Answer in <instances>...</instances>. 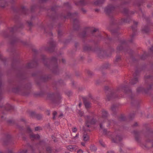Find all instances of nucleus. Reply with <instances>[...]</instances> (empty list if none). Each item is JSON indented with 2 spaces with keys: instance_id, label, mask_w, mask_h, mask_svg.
I'll use <instances>...</instances> for the list:
<instances>
[{
  "instance_id": "nucleus-42",
  "label": "nucleus",
  "mask_w": 153,
  "mask_h": 153,
  "mask_svg": "<svg viewBox=\"0 0 153 153\" xmlns=\"http://www.w3.org/2000/svg\"><path fill=\"white\" fill-rule=\"evenodd\" d=\"M115 106L114 105H113L112 106L111 108L112 110L113 111H114L115 110Z\"/></svg>"
},
{
  "instance_id": "nucleus-40",
  "label": "nucleus",
  "mask_w": 153,
  "mask_h": 153,
  "mask_svg": "<svg viewBox=\"0 0 153 153\" xmlns=\"http://www.w3.org/2000/svg\"><path fill=\"white\" fill-rule=\"evenodd\" d=\"M83 150L81 149H79L77 151V153H83Z\"/></svg>"
},
{
  "instance_id": "nucleus-53",
  "label": "nucleus",
  "mask_w": 153,
  "mask_h": 153,
  "mask_svg": "<svg viewBox=\"0 0 153 153\" xmlns=\"http://www.w3.org/2000/svg\"><path fill=\"white\" fill-rule=\"evenodd\" d=\"M107 153H114V152L112 151H108Z\"/></svg>"
},
{
  "instance_id": "nucleus-9",
  "label": "nucleus",
  "mask_w": 153,
  "mask_h": 153,
  "mask_svg": "<svg viewBox=\"0 0 153 153\" xmlns=\"http://www.w3.org/2000/svg\"><path fill=\"white\" fill-rule=\"evenodd\" d=\"M134 25L133 26L131 27L132 30L133 32V33L130 36L131 39L129 40L130 42H132L133 40V38L135 35V33L137 31V28L136 25L137 24V22L134 21Z\"/></svg>"
},
{
  "instance_id": "nucleus-37",
  "label": "nucleus",
  "mask_w": 153,
  "mask_h": 153,
  "mask_svg": "<svg viewBox=\"0 0 153 153\" xmlns=\"http://www.w3.org/2000/svg\"><path fill=\"white\" fill-rule=\"evenodd\" d=\"M57 112L56 111H54L53 113V119H54L55 118V116L56 115Z\"/></svg>"
},
{
  "instance_id": "nucleus-45",
  "label": "nucleus",
  "mask_w": 153,
  "mask_h": 153,
  "mask_svg": "<svg viewBox=\"0 0 153 153\" xmlns=\"http://www.w3.org/2000/svg\"><path fill=\"white\" fill-rule=\"evenodd\" d=\"M85 142H82L81 143V144L82 146H85Z\"/></svg>"
},
{
  "instance_id": "nucleus-41",
  "label": "nucleus",
  "mask_w": 153,
  "mask_h": 153,
  "mask_svg": "<svg viewBox=\"0 0 153 153\" xmlns=\"http://www.w3.org/2000/svg\"><path fill=\"white\" fill-rule=\"evenodd\" d=\"M100 143L103 146H105V145L103 142L102 141L100 140L99 141Z\"/></svg>"
},
{
  "instance_id": "nucleus-17",
  "label": "nucleus",
  "mask_w": 153,
  "mask_h": 153,
  "mask_svg": "<svg viewBox=\"0 0 153 153\" xmlns=\"http://www.w3.org/2000/svg\"><path fill=\"white\" fill-rule=\"evenodd\" d=\"M67 149L71 151H75L78 149V147L75 145H69Z\"/></svg>"
},
{
  "instance_id": "nucleus-62",
  "label": "nucleus",
  "mask_w": 153,
  "mask_h": 153,
  "mask_svg": "<svg viewBox=\"0 0 153 153\" xmlns=\"http://www.w3.org/2000/svg\"><path fill=\"white\" fill-rule=\"evenodd\" d=\"M108 86H106L105 87V89L106 90H108Z\"/></svg>"
},
{
  "instance_id": "nucleus-8",
  "label": "nucleus",
  "mask_w": 153,
  "mask_h": 153,
  "mask_svg": "<svg viewBox=\"0 0 153 153\" xmlns=\"http://www.w3.org/2000/svg\"><path fill=\"white\" fill-rule=\"evenodd\" d=\"M27 132L30 134V137L31 140H38L40 136L38 134H35L32 132L31 130L29 127L27 129Z\"/></svg>"
},
{
  "instance_id": "nucleus-12",
  "label": "nucleus",
  "mask_w": 153,
  "mask_h": 153,
  "mask_svg": "<svg viewBox=\"0 0 153 153\" xmlns=\"http://www.w3.org/2000/svg\"><path fill=\"white\" fill-rule=\"evenodd\" d=\"M127 42L125 40H122L121 41L120 45L118 46L117 49L119 51H121L123 49V47L126 45Z\"/></svg>"
},
{
  "instance_id": "nucleus-19",
  "label": "nucleus",
  "mask_w": 153,
  "mask_h": 153,
  "mask_svg": "<svg viewBox=\"0 0 153 153\" xmlns=\"http://www.w3.org/2000/svg\"><path fill=\"white\" fill-rule=\"evenodd\" d=\"M137 91L138 93H146L147 91L146 89L142 87H139L137 89Z\"/></svg>"
},
{
  "instance_id": "nucleus-22",
  "label": "nucleus",
  "mask_w": 153,
  "mask_h": 153,
  "mask_svg": "<svg viewBox=\"0 0 153 153\" xmlns=\"http://www.w3.org/2000/svg\"><path fill=\"white\" fill-rule=\"evenodd\" d=\"M6 3L5 0H0V7H4L6 5Z\"/></svg>"
},
{
  "instance_id": "nucleus-6",
  "label": "nucleus",
  "mask_w": 153,
  "mask_h": 153,
  "mask_svg": "<svg viewBox=\"0 0 153 153\" xmlns=\"http://www.w3.org/2000/svg\"><path fill=\"white\" fill-rule=\"evenodd\" d=\"M113 135L114 136H111L110 137V138H111L112 141L114 143H118L122 139L121 136L118 134V133L116 131L113 134Z\"/></svg>"
},
{
  "instance_id": "nucleus-51",
  "label": "nucleus",
  "mask_w": 153,
  "mask_h": 153,
  "mask_svg": "<svg viewBox=\"0 0 153 153\" xmlns=\"http://www.w3.org/2000/svg\"><path fill=\"white\" fill-rule=\"evenodd\" d=\"M152 77H153V76H148V79H150L152 78Z\"/></svg>"
},
{
  "instance_id": "nucleus-27",
  "label": "nucleus",
  "mask_w": 153,
  "mask_h": 153,
  "mask_svg": "<svg viewBox=\"0 0 153 153\" xmlns=\"http://www.w3.org/2000/svg\"><path fill=\"white\" fill-rule=\"evenodd\" d=\"M121 60V56H117L115 60V62H118L120 61Z\"/></svg>"
},
{
  "instance_id": "nucleus-64",
  "label": "nucleus",
  "mask_w": 153,
  "mask_h": 153,
  "mask_svg": "<svg viewBox=\"0 0 153 153\" xmlns=\"http://www.w3.org/2000/svg\"><path fill=\"white\" fill-rule=\"evenodd\" d=\"M151 143L152 144V146H153V140L151 141Z\"/></svg>"
},
{
  "instance_id": "nucleus-13",
  "label": "nucleus",
  "mask_w": 153,
  "mask_h": 153,
  "mask_svg": "<svg viewBox=\"0 0 153 153\" xmlns=\"http://www.w3.org/2000/svg\"><path fill=\"white\" fill-rule=\"evenodd\" d=\"M90 31V30L89 28H87L85 29L83 31L82 33L80 34V36L82 37H86L87 36Z\"/></svg>"
},
{
  "instance_id": "nucleus-1",
  "label": "nucleus",
  "mask_w": 153,
  "mask_h": 153,
  "mask_svg": "<svg viewBox=\"0 0 153 153\" xmlns=\"http://www.w3.org/2000/svg\"><path fill=\"white\" fill-rule=\"evenodd\" d=\"M85 119V127H87V129L86 130L84 127L83 128L85 132L82 136V140L84 142H86L88 141L90 139L89 134L87 132L88 131H90L93 129L91 128L93 127V125L95 123V121L93 117L89 116H87Z\"/></svg>"
},
{
  "instance_id": "nucleus-14",
  "label": "nucleus",
  "mask_w": 153,
  "mask_h": 153,
  "mask_svg": "<svg viewBox=\"0 0 153 153\" xmlns=\"http://www.w3.org/2000/svg\"><path fill=\"white\" fill-rule=\"evenodd\" d=\"M56 43L54 42L53 41H51L49 44L50 47L48 49V50L51 51H53L54 48L55 46Z\"/></svg>"
},
{
  "instance_id": "nucleus-34",
  "label": "nucleus",
  "mask_w": 153,
  "mask_h": 153,
  "mask_svg": "<svg viewBox=\"0 0 153 153\" xmlns=\"http://www.w3.org/2000/svg\"><path fill=\"white\" fill-rule=\"evenodd\" d=\"M27 152V150L25 149H22L19 152L20 153H26Z\"/></svg>"
},
{
  "instance_id": "nucleus-55",
  "label": "nucleus",
  "mask_w": 153,
  "mask_h": 153,
  "mask_svg": "<svg viewBox=\"0 0 153 153\" xmlns=\"http://www.w3.org/2000/svg\"><path fill=\"white\" fill-rule=\"evenodd\" d=\"M98 37H99L100 38V39H102V36L100 34L98 36Z\"/></svg>"
},
{
  "instance_id": "nucleus-33",
  "label": "nucleus",
  "mask_w": 153,
  "mask_h": 153,
  "mask_svg": "<svg viewBox=\"0 0 153 153\" xmlns=\"http://www.w3.org/2000/svg\"><path fill=\"white\" fill-rule=\"evenodd\" d=\"M153 86V83H151V84L149 85L148 87V90H149V89H151L152 88Z\"/></svg>"
},
{
  "instance_id": "nucleus-43",
  "label": "nucleus",
  "mask_w": 153,
  "mask_h": 153,
  "mask_svg": "<svg viewBox=\"0 0 153 153\" xmlns=\"http://www.w3.org/2000/svg\"><path fill=\"white\" fill-rule=\"evenodd\" d=\"M77 130V129L76 128H74L72 129V131L74 132H75Z\"/></svg>"
},
{
  "instance_id": "nucleus-11",
  "label": "nucleus",
  "mask_w": 153,
  "mask_h": 153,
  "mask_svg": "<svg viewBox=\"0 0 153 153\" xmlns=\"http://www.w3.org/2000/svg\"><path fill=\"white\" fill-rule=\"evenodd\" d=\"M133 76V78L132 79L130 82V83L131 84H134L136 83L138 81V75L136 72L134 74Z\"/></svg>"
},
{
  "instance_id": "nucleus-7",
  "label": "nucleus",
  "mask_w": 153,
  "mask_h": 153,
  "mask_svg": "<svg viewBox=\"0 0 153 153\" xmlns=\"http://www.w3.org/2000/svg\"><path fill=\"white\" fill-rule=\"evenodd\" d=\"M105 11L106 13L109 15L111 14L115 10V8L112 4L108 5L105 8Z\"/></svg>"
},
{
  "instance_id": "nucleus-46",
  "label": "nucleus",
  "mask_w": 153,
  "mask_h": 153,
  "mask_svg": "<svg viewBox=\"0 0 153 153\" xmlns=\"http://www.w3.org/2000/svg\"><path fill=\"white\" fill-rule=\"evenodd\" d=\"M52 138L54 141L55 142L56 141V139H55L56 137H54V136H52Z\"/></svg>"
},
{
  "instance_id": "nucleus-35",
  "label": "nucleus",
  "mask_w": 153,
  "mask_h": 153,
  "mask_svg": "<svg viewBox=\"0 0 153 153\" xmlns=\"http://www.w3.org/2000/svg\"><path fill=\"white\" fill-rule=\"evenodd\" d=\"M39 144L40 145L42 146H45V143L43 141H40L39 142Z\"/></svg>"
},
{
  "instance_id": "nucleus-31",
  "label": "nucleus",
  "mask_w": 153,
  "mask_h": 153,
  "mask_svg": "<svg viewBox=\"0 0 153 153\" xmlns=\"http://www.w3.org/2000/svg\"><path fill=\"white\" fill-rule=\"evenodd\" d=\"M146 56V52H145L143 54L141 57V59H145Z\"/></svg>"
},
{
  "instance_id": "nucleus-47",
  "label": "nucleus",
  "mask_w": 153,
  "mask_h": 153,
  "mask_svg": "<svg viewBox=\"0 0 153 153\" xmlns=\"http://www.w3.org/2000/svg\"><path fill=\"white\" fill-rule=\"evenodd\" d=\"M65 5L68 7H70V4H69L68 3H66Z\"/></svg>"
},
{
  "instance_id": "nucleus-32",
  "label": "nucleus",
  "mask_w": 153,
  "mask_h": 153,
  "mask_svg": "<svg viewBox=\"0 0 153 153\" xmlns=\"http://www.w3.org/2000/svg\"><path fill=\"white\" fill-rule=\"evenodd\" d=\"M16 29V27H14L11 28L10 30L11 33L13 32Z\"/></svg>"
},
{
  "instance_id": "nucleus-16",
  "label": "nucleus",
  "mask_w": 153,
  "mask_h": 153,
  "mask_svg": "<svg viewBox=\"0 0 153 153\" xmlns=\"http://www.w3.org/2000/svg\"><path fill=\"white\" fill-rule=\"evenodd\" d=\"M1 108L7 111L12 109L13 107L10 104H7L5 106H1Z\"/></svg>"
},
{
  "instance_id": "nucleus-36",
  "label": "nucleus",
  "mask_w": 153,
  "mask_h": 153,
  "mask_svg": "<svg viewBox=\"0 0 153 153\" xmlns=\"http://www.w3.org/2000/svg\"><path fill=\"white\" fill-rule=\"evenodd\" d=\"M78 114L80 116H82L83 114V113L82 111H79L78 112Z\"/></svg>"
},
{
  "instance_id": "nucleus-52",
  "label": "nucleus",
  "mask_w": 153,
  "mask_h": 153,
  "mask_svg": "<svg viewBox=\"0 0 153 153\" xmlns=\"http://www.w3.org/2000/svg\"><path fill=\"white\" fill-rule=\"evenodd\" d=\"M61 33H62V31L60 30H59L58 32V34L59 35H61Z\"/></svg>"
},
{
  "instance_id": "nucleus-54",
  "label": "nucleus",
  "mask_w": 153,
  "mask_h": 153,
  "mask_svg": "<svg viewBox=\"0 0 153 153\" xmlns=\"http://www.w3.org/2000/svg\"><path fill=\"white\" fill-rule=\"evenodd\" d=\"M150 50L151 51L153 52V46L152 47L150 48Z\"/></svg>"
},
{
  "instance_id": "nucleus-57",
  "label": "nucleus",
  "mask_w": 153,
  "mask_h": 153,
  "mask_svg": "<svg viewBox=\"0 0 153 153\" xmlns=\"http://www.w3.org/2000/svg\"><path fill=\"white\" fill-rule=\"evenodd\" d=\"M138 125V124H137V123H135L134 125V126H137V125Z\"/></svg>"
},
{
  "instance_id": "nucleus-44",
  "label": "nucleus",
  "mask_w": 153,
  "mask_h": 153,
  "mask_svg": "<svg viewBox=\"0 0 153 153\" xmlns=\"http://www.w3.org/2000/svg\"><path fill=\"white\" fill-rule=\"evenodd\" d=\"M56 10V7H53L51 8V11H54Z\"/></svg>"
},
{
  "instance_id": "nucleus-25",
  "label": "nucleus",
  "mask_w": 153,
  "mask_h": 153,
  "mask_svg": "<svg viewBox=\"0 0 153 153\" xmlns=\"http://www.w3.org/2000/svg\"><path fill=\"white\" fill-rule=\"evenodd\" d=\"M122 12L127 15L129 13V11L127 9L123 8V11H122Z\"/></svg>"
},
{
  "instance_id": "nucleus-23",
  "label": "nucleus",
  "mask_w": 153,
  "mask_h": 153,
  "mask_svg": "<svg viewBox=\"0 0 153 153\" xmlns=\"http://www.w3.org/2000/svg\"><path fill=\"white\" fill-rule=\"evenodd\" d=\"M142 30L144 33H147L149 31V29L147 26H146Z\"/></svg>"
},
{
  "instance_id": "nucleus-26",
  "label": "nucleus",
  "mask_w": 153,
  "mask_h": 153,
  "mask_svg": "<svg viewBox=\"0 0 153 153\" xmlns=\"http://www.w3.org/2000/svg\"><path fill=\"white\" fill-rule=\"evenodd\" d=\"M90 149L93 151L95 152L97 150L96 147L94 146L91 145L90 146Z\"/></svg>"
},
{
  "instance_id": "nucleus-61",
  "label": "nucleus",
  "mask_w": 153,
  "mask_h": 153,
  "mask_svg": "<svg viewBox=\"0 0 153 153\" xmlns=\"http://www.w3.org/2000/svg\"><path fill=\"white\" fill-rule=\"evenodd\" d=\"M2 84L1 81V79H0V87H1Z\"/></svg>"
},
{
  "instance_id": "nucleus-49",
  "label": "nucleus",
  "mask_w": 153,
  "mask_h": 153,
  "mask_svg": "<svg viewBox=\"0 0 153 153\" xmlns=\"http://www.w3.org/2000/svg\"><path fill=\"white\" fill-rule=\"evenodd\" d=\"M11 137L10 135L8 134L7 136V139H9Z\"/></svg>"
},
{
  "instance_id": "nucleus-29",
  "label": "nucleus",
  "mask_w": 153,
  "mask_h": 153,
  "mask_svg": "<svg viewBox=\"0 0 153 153\" xmlns=\"http://www.w3.org/2000/svg\"><path fill=\"white\" fill-rule=\"evenodd\" d=\"M46 151L48 153H51V149L50 147H46Z\"/></svg>"
},
{
  "instance_id": "nucleus-59",
  "label": "nucleus",
  "mask_w": 153,
  "mask_h": 153,
  "mask_svg": "<svg viewBox=\"0 0 153 153\" xmlns=\"http://www.w3.org/2000/svg\"><path fill=\"white\" fill-rule=\"evenodd\" d=\"M78 135H79V134H76V135L75 137H74V138H76V137H78Z\"/></svg>"
},
{
  "instance_id": "nucleus-10",
  "label": "nucleus",
  "mask_w": 153,
  "mask_h": 153,
  "mask_svg": "<svg viewBox=\"0 0 153 153\" xmlns=\"http://www.w3.org/2000/svg\"><path fill=\"white\" fill-rule=\"evenodd\" d=\"M57 60L56 57H53L51 59V61L54 64V67L53 68V71L55 73L58 70L57 66Z\"/></svg>"
},
{
  "instance_id": "nucleus-39",
  "label": "nucleus",
  "mask_w": 153,
  "mask_h": 153,
  "mask_svg": "<svg viewBox=\"0 0 153 153\" xmlns=\"http://www.w3.org/2000/svg\"><path fill=\"white\" fill-rule=\"evenodd\" d=\"M41 129V128L39 127H37L35 128V130L38 131Z\"/></svg>"
},
{
  "instance_id": "nucleus-38",
  "label": "nucleus",
  "mask_w": 153,
  "mask_h": 153,
  "mask_svg": "<svg viewBox=\"0 0 153 153\" xmlns=\"http://www.w3.org/2000/svg\"><path fill=\"white\" fill-rule=\"evenodd\" d=\"M98 30V29H97L94 28V30L91 31V33L92 34H93L95 32H96Z\"/></svg>"
},
{
  "instance_id": "nucleus-58",
  "label": "nucleus",
  "mask_w": 153,
  "mask_h": 153,
  "mask_svg": "<svg viewBox=\"0 0 153 153\" xmlns=\"http://www.w3.org/2000/svg\"><path fill=\"white\" fill-rule=\"evenodd\" d=\"M82 11L84 13H85V12H86V10H85L84 9H82Z\"/></svg>"
},
{
  "instance_id": "nucleus-20",
  "label": "nucleus",
  "mask_w": 153,
  "mask_h": 153,
  "mask_svg": "<svg viewBox=\"0 0 153 153\" xmlns=\"http://www.w3.org/2000/svg\"><path fill=\"white\" fill-rule=\"evenodd\" d=\"M104 0H95L93 4L95 5H98L103 3Z\"/></svg>"
},
{
  "instance_id": "nucleus-21",
  "label": "nucleus",
  "mask_w": 153,
  "mask_h": 153,
  "mask_svg": "<svg viewBox=\"0 0 153 153\" xmlns=\"http://www.w3.org/2000/svg\"><path fill=\"white\" fill-rule=\"evenodd\" d=\"M134 133L135 135V138L137 141H139L140 133L137 131H134Z\"/></svg>"
},
{
  "instance_id": "nucleus-5",
  "label": "nucleus",
  "mask_w": 153,
  "mask_h": 153,
  "mask_svg": "<svg viewBox=\"0 0 153 153\" xmlns=\"http://www.w3.org/2000/svg\"><path fill=\"white\" fill-rule=\"evenodd\" d=\"M50 98L51 100L53 103L58 104L61 102V97L59 95H55L54 94H52L49 95Z\"/></svg>"
},
{
  "instance_id": "nucleus-15",
  "label": "nucleus",
  "mask_w": 153,
  "mask_h": 153,
  "mask_svg": "<svg viewBox=\"0 0 153 153\" xmlns=\"http://www.w3.org/2000/svg\"><path fill=\"white\" fill-rule=\"evenodd\" d=\"M77 5L83 6L87 4L86 0H80V1L75 2Z\"/></svg>"
},
{
  "instance_id": "nucleus-50",
  "label": "nucleus",
  "mask_w": 153,
  "mask_h": 153,
  "mask_svg": "<svg viewBox=\"0 0 153 153\" xmlns=\"http://www.w3.org/2000/svg\"><path fill=\"white\" fill-rule=\"evenodd\" d=\"M43 59V60L44 62H45V60H47V59H46V57L45 56H44Z\"/></svg>"
},
{
  "instance_id": "nucleus-30",
  "label": "nucleus",
  "mask_w": 153,
  "mask_h": 153,
  "mask_svg": "<svg viewBox=\"0 0 153 153\" xmlns=\"http://www.w3.org/2000/svg\"><path fill=\"white\" fill-rule=\"evenodd\" d=\"M129 21L127 20L126 19H123L121 20V23L122 24L124 23H127Z\"/></svg>"
},
{
  "instance_id": "nucleus-18",
  "label": "nucleus",
  "mask_w": 153,
  "mask_h": 153,
  "mask_svg": "<svg viewBox=\"0 0 153 153\" xmlns=\"http://www.w3.org/2000/svg\"><path fill=\"white\" fill-rule=\"evenodd\" d=\"M21 11L22 13L24 14H26L29 10L25 7L22 6L21 8Z\"/></svg>"
},
{
  "instance_id": "nucleus-4",
  "label": "nucleus",
  "mask_w": 153,
  "mask_h": 153,
  "mask_svg": "<svg viewBox=\"0 0 153 153\" xmlns=\"http://www.w3.org/2000/svg\"><path fill=\"white\" fill-rule=\"evenodd\" d=\"M64 18H70L71 20H72L73 23V26L74 27L76 26L78 27L79 26V21L77 18V14L76 13L71 14L70 13H68L66 16H64Z\"/></svg>"
},
{
  "instance_id": "nucleus-3",
  "label": "nucleus",
  "mask_w": 153,
  "mask_h": 153,
  "mask_svg": "<svg viewBox=\"0 0 153 153\" xmlns=\"http://www.w3.org/2000/svg\"><path fill=\"white\" fill-rule=\"evenodd\" d=\"M121 91H123L125 94L130 96V97H131V96L132 94V93L131 90L129 88H126L124 87L121 86L117 88L116 93H115L113 92L111 94L110 96H107L108 99L109 100L112 97H119L116 95L117 94H119V92Z\"/></svg>"
},
{
  "instance_id": "nucleus-56",
  "label": "nucleus",
  "mask_w": 153,
  "mask_h": 153,
  "mask_svg": "<svg viewBox=\"0 0 153 153\" xmlns=\"http://www.w3.org/2000/svg\"><path fill=\"white\" fill-rule=\"evenodd\" d=\"M62 62L64 63L65 62V60L64 59H62Z\"/></svg>"
},
{
  "instance_id": "nucleus-48",
  "label": "nucleus",
  "mask_w": 153,
  "mask_h": 153,
  "mask_svg": "<svg viewBox=\"0 0 153 153\" xmlns=\"http://www.w3.org/2000/svg\"><path fill=\"white\" fill-rule=\"evenodd\" d=\"M48 0H40V1L41 2H44L47 1Z\"/></svg>"
},
{
  "instance_id": "nucleus-60",
  "label": "nucleus",
  "mask_w": 153,
  "mask_h": 153,
  "mask_svg": "<svg viewBox=\"0 0 153 153\" xmlns=\"http://www.w3.org/2000/svg\"><path fill=\"white\" fill-rule=\"evenodd\" d=\"M150 141V140H149V138H148V139H147V140H146V142H149Z\"/></svg>"
},
{
  "instance_id": "nucleus-2",
  "label": "nucleus",
  "mask_w": 153,
  "mask_h": 153,
  "mask_svg": "<svg viewBox=\"0 0 153 153\" xmlns=\"http://www.w3.org/2000/svg\"><path fill=\"white\" fill-rule=\"evenodd\" d=\"M101 114V117L99 120L100 128L102 130L105 134L109 135V133H110L107 132V130L103 128V126H105V124H107V126L108 127L109 125L114 123V122L113 120L110 121L108 120L107 119L108 113L107 112L104 110H102V111Z\"/></svg>"
},
{
  "instance_id": "nucleus-28",
  "label": "nucleus",
  "mask_w": 153,
  "mask_h": 153,
  "mask_svg": "<svg viewBox=\"0 0 153 153\" xmlns=\"http://www.w3.org/2000/svg\"><path fill=\"white\" fill-rule=\"evenodd\" d=\"M84 104L86 108H88L90 106V103L87 102H84Z\"/></svg>"
},
{
  "instance_id": "nucleus-24",
  "label": "nucleus",
  "mask_w": 153,
  "mask_h": 153,
  "mask_svg": "<svg viewBox=\"0 0 153 153\" xmlns=\"http://www.w3.org/2000/svg\"><path fill=\"white\" fill-rule=\"evenodd\" d=\"M33 62H32L31 63H29L27 64L26 65L27 67L28 68H30L33 67Z\"/></svg>"
},
{
  "instance_id": "nucleus-63",
  "label": "nucleus",
  "mask_w": 153,
  "mask_h": 153,
  "mask_svg": "<svg viewBox=\"0 0 153 153\" xmlns=\"http://www.w3.org/2000/svg\"><path fill=\"white\" fill-rule=\"evenodd\" d=\"M59 124V123L58 122H56L55 123V125L57 126L58 124Z\"/></svg>"
}]
</instances>
